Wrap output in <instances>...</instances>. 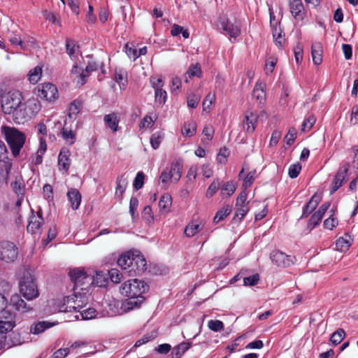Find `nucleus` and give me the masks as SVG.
Listing matches in <instances>:
<instances>
[{
    "label": "nucleus",
    "mask_w": 358,
    "mask_h": 358,
    "mask_svg": "<svg viewBox=\"0 0 358 358\" xmlns=\"http://www.w3.org/2000/svg\"><path fill=\"white\" fill-rule=\"evenodd\" d=\"M39 103L36 100L23 101V96L18 90H10L3 94L1 101V111L11 115L17 124L23 123L39 110Z\"/></svg>",
    "instance_id": "obj_1"
},
{
    "label": "nucleus",
    "mask_w": 358,
    "mask_h": 358,
    "mask_svg": "<svg viewBox=\"0 0 358 358\" xmlns=\"http://www.w3.org/2000/svg\"><path fill=\"white\" fill-rule=\"evenodd\" d=\"M117 264L129 276L142 275L147 269L145 257L137 251H128L122 254L119 257Z\"/></svg>",
    "instance_id": "obj_2"
},
{
    "label": "nucleus",
    "mask_w": 358,
    "mask_h": 358,
    "mask_svg": "<svg viewBox=\"0 0 358 358\" xmlns=\"http://www.w3.org/2000/svg\"><path fill=\"white\" fill-rule=\"evenodd\" d=\"M69 275L74 284V292L79 294L80 296L86 294L93 284V274L83 268L69 269Z\"/></svg>",
    "instance_id": "obj_3"
},
{
    "label": "nucleus",
    "mask_w": 358,
    "mask_h": 358,
    "mask_svg": "<svg viewBox=\"0 0 358 358\" xmlns=\"http://www.w3.org/2000/svg\"><path fill=\"white\" fill-rule=\"evenodd\" d=\"M2 133L10 148L12 155L16 157L25 142V135L15 128L2 126Z\"/></svg>",
    "instance_id": "obj_4"
},
{
    "label": "nucleus",
    "mask_w": 358,
    "mask_h": 358,
    "mask_svg": "<svg viewBox=\"0 0 358 358\" xmlns=\"http://www.w3.org/2000/svg\"><path fill=\"white\" fill-rule=\"evenodd\" d=\"M20 292L27 300H32L39 295L34 277L28 271H24L19 281Z\"/></svg>",
    "instance_id": "obj_5"
},
{
    "label": "nucleus",
    "mask_w": 358,
    "mask_h": 358,
    "mask_svg": "<svg viewBox=\"0 0 358 358\" xmlns=\"http://www.w3.org/2000/svg\"><path fill=\"white\" fill-rule=\"evenodd\" d=\"M149 285L144 281L132 279L124 282L120 287V293L127 297H140L148 292Z\"/></svg>",
    "instance_id": "obj_6"
},
{
    "label": "nucleus",
    "mask_w": 358,
    "mask_h": 358,
    "mask_svg": "<svg viewBox=\"0 0 358 358\" xmlns=\"http://www.w3.org/2000/svg\"><path fill=\"white\" fill-rule=\"evenodd\" d=\"M182 165L180 162H173L169 168L164 170L160 175V180L163 184L167 186L169 182H177L180 180L182 173Z\"/></svg>",
    "instance_id": "obj_7"
},
{
    "label": "nucleus",
    "mask_w": 358,
    "mask_h": 358,
    "mask_svg": "<svg viewBox=\"0 0 358 358\" xmlns=\"http://www.w3.org/2000/svg\"><path fill=\"white\" fill-rule=\"evenodd\" d=\"M18 255V249L16 245L10 241H2L0 243V259L11 263L15 261Z\"/></svg>",
    "instance_id": "obj_8"
},
{
    "label": "nucleus",
    "mask_w": 358,
    "mask_h": 358,
    "mask_svg": "<svg viewBox=\"0 0 358 358\" xmlns=\"http://www.w3.org/2000/svg\"><path fill=\"white\" fill-rule=\"evenodd\" d=\"M82 296L75 293L73 295L67 296L64 298L63 303L59 306L60 312H79L78 308L83 305V301L81 300Z\"/></svg>",
    "instance_id": "obj_9"
},
{
    "label": "nucleus",
    "mask_w": 358,
    "mask_h": 358,
    "mask_svg": "<svg viewBox=\"0 0 358 358\" xmlns=\"http://www.w3.org/2000/svg\"><path fill=\"white\" fill-rule=\"evenodd\" d=\"M16 324L15 315L4 309L0 312V333L6 334L11 331Z\"/></svg>",
    "instance_id": "obj_10"
},
{
    "label": "nucleus",
    "mask_w": 358,
    "mask_h": 358,
    "mask_svg": "<svg viewBox=\"0 0 358 358\" xmlns=\"http://www.w3.org/2000/svg\"><path fill=\"white\" fill-rule=\"evenodd\" d=\"M270 259L276 266L283 268L293 265L295 260L294 257L287 255L280 250L273 251L270 255Z\"/></svg>",
    "instance_id": "obj_11"
},
{
    "label": "nucleus",
    "mask_w": 358,
    "mask_h": 358,
    "mask_svg": "<svg viewBox=\"0 0 358 358\" xmlns=\"http://www.w3.org/2000/svg\"><path fill=\"white\" fill-rule=\"evenodd\" d=\"M349 166V164L345 163L338 170L332 182V187L330 192L331 194L336 192L343 185V181L347 176Z\"/></svg>",
    "instance_id": "obj_12"
},
{
    "label": "nucleus",
    "mask_w": 358,
    "mask_h": 358,
    "mask_svg": "<svg viewBox=\"0 0 358 358\" xmlns=\"http://www.w3.org/2000/svg\"><path fill=\"white\" fill-rule=\"evenodd\" d=\"M329 206L330 203L329 202L322 204L319 209L311 216L308 223V229L309 231L313 230L315 227L319 225Z\"/></svg>",
    "instance_id": "obj_13"
},
{
    "label": "nucleus",
    "mask_w": 358,
    "mask_h": 358,
    "mask_svg": "<svg viewBox=\"0 0 358 358\" xmlns=\"http://www.w3.org/2000/svg\"><path fill=\"white\" fill-rule=\"evenodd\" d=\"M220 29L223 33L229 35L230 37L236 38L241 34V27L238 23H232L228 20H222L220 21Z\"/></svg>",
    "instance_id": "obj_14"
},
{
    "label": "nucleus",
    "mask_w": 358,
    "mask_h": 358,
    "mask_svg": "<svg viewBox=\"0 0 358 358\" xmlns=\"http://www.w3.org/2000/svg\"><path fill=\"white\" fill-rule=\"evenodd\" d=\"M290 12L294 20L297 22L304 19V6L301 0H290L289 3Z\"/></svg>",
    "instance_id": "obj_15"
},
{
    "label": "nucleus",
    "mask_w": 358,
    "mask_h": 358,
    "mask_svg": "<svg viewBox=\"0 0 358 358\" xmlns=\"http://www.w3.org/2000/svg\"><path fill=\"white\" fill-rule=\"evenodd\" d=\"M57 89L50 83H44L41 89L38 90V96L47 101H52L56 98Z\"/></svg>",
    "instance_id": "obj_16"
},
{
    "label": "nucleus",
    "mask_w": 358,
    "mask_h": 358,
    "mask_svg": "<svg viewBox=\"0 0 358 358\" xmlns=\"http://www.w3.org/2000/svg\"><path fill=\"white\" fill-rule=\"evenodd\" d=\"M70 152L66 148H62L58 156V166L59 171L68 172L71 166Z\"/></svg>",
    "instance_id": "obj_17"
},
{
    "label": "nucleus",
    "mask_w": 358,
    "mask_h": 358,
    "mask_svg": "<svg viewBox=\"0 0 358 358\" xmlns=\"http://www.w3.org/2000/svg\"><path fill=\"white\" fill-rule=\"evenodd\" d=\"M257 121V116L252 112L248 111L243 121V129L248 133H253L256 128Z\"/></svg>",
    "instance_id": "obj_18"
},
{
    "label": "nucleus",
    "mask_w": 358,
    "mask_h": 358,
    "mask_svg": "<svg viewBox=\"0 0 358 358\" xmlns=\"http://www.w3.org/2000/svg\"><path fill=\"white\" fill-rule=\"evenodd\" d=\"M10 305L17 311L22 313H27L32 309V308L18 295H14L10 298Z\"/></svg>",
    "instance_id": "obj_19"
},
{
    "label": "nucleus",
    "mask_w": 358,
    "mask_h": 358,
    "mask_svg": "<svg viewBox=\"0 0 358 358\" xmlns=\"http://www.w3.org/2000/svg\"><path fill=\"white\" fill-rule=\"evenodd\" d=\"M99 64L95 62H90L88 63L85 71L82 70L79 75V78L77 81V85H83L86 83V79L89 76L90 73L92 71H95L98 69Z\"/></svg>",
    "instance_id": "obj_20"
},
{
    "label": "nucleus",
    "mask_w": 358,
    "mask_h": 358,
    "mask_svg": "<svg viewBox=\"0 0 358 358\" xmlns=\"http://www.w3.org/2000/svg\"><path fill=\"white\" fill-rule=\"evenodd\" d=\"M67 197L72 209L77 210L81 202V194L80 192L76 188H71L67 193Z\"/></svg>",
    "instance_id": "obj_21"
},
{
    "label": "nucleus",
    "mask_w": 358,
    "mask_h": 358,
    "mask_svg": "<svg viewBox=\"0 0 358 358\" xmlns=\"http://www.w3.org/2000/svg\"><path fill=\"white\" fill-rule=\"evenodd\" d=\"M203 226L201 221H192L186 226L185 234L187 237H192L198 234L203 228Z\"/></svg>",
    "instance_id": "obj_22"
},
{
    "label": "nucleus",
    "mask_w": 358,
    "mask_h": 358,
    "mask_svg": "<svg viewBox=\"0 0 358 358\" xmlns=\"http://www.w3.org/2000/svg\"><path fill=\"white\" fill-rule=\"evenodd\" d=\"M103 121L106 126L110 128L113 132H116L118 130L120 118L115 113L106 115L103 117Z\"/></svg>",
    "instance_id": "obj_23"
},
{
    "label": "nucleus",
    "mask_w": 358,
    "mask_h": 358,
    "mask_svg": "<svg viewBox=\"0 0 358 358\" xmlns=\"http://www.w3.org/2000/svg\"><path fill=\"white\" fill-rule=\"evenodd\" d=\"M311 55L313 63L319 65L322 61V46L321 43L315 42L311 46Z\"/></svg>",
    "instance_id": "obj_24"
},
{
    "label": "nucleus",
    "mask_w": 358,
    "mask_h": 358,
    "mask_svg": "<svg viewBox=\"0 0 358 358\" xmlns=\"http://www.w3.org/2000/svg\"><path fill=\"white\" fill-rule=\"evenodd\" d=\"M320 199L316 195H313L310 201L305 205L303 208V213L301 218L308 217L317 206Z\"/></svg>",
    "instance_id": "obj_25"
},
{
    "label": "nucleus",
    "mask_w": 358,
    "mask_h": 358,
    "mask_svg": "<svg viewBox=\"0 0 358 358\" xmlns=\"http://www.w3.org/2000/svg\"><path fill=\"white\" fill-rule=\"evenodd\" d=\"M252 96L255 99L259 104H263L266 100V92L264 91V85L262 83H256Z\"/></svg>",
    "instance_id": "obj_26"
},
{
    "label": "nucleus",
    "mask_w": 358,
    "mask_h": 358,
    "mask_svg": "<svg viewBox=\"0 0 358 358\" xmlns=\"http://www.w3.org/2000/svg\"><path fill=\"white\" fill-rule=\"evenodd\" d=\"M43 221V219L41 216L36 217L32 215L27 227V231L32 234L38 233L41 229Z\"/></svg>",
    "instance_id": "obj_27"
},
{
    "label": "nucleus",
    "mask_w": 358,
    "mask_h": 358,
    "mask_svg": "<svg viewBox=\"0 0 358 358\" xmlns=\"http://www.w3.org/2000/svg\"><path fill=\"white\" fill-rule=\"evenodd\" d=\"M10 187L17 196H24L25 185L22 178H15V180L11 182Z\"/></svg>",
    "instance_id": "obj_28"
},
{
    "label": "nucleus",
    "mask_w": 358,
    "mask_h": 358,
    "mask_svg": "<svg viewBox=\"0 0 358 358\" xmlns=\"http://www.w3.org/2000/svg\"><path fill=\"white\" fill-rule=\"evenodd\" d=\"M83 108V103L79 100L72 101L68 108V116L69 119L76 120L78 114Z\"/></svg>",
    "instance_id": "obj_29"
},
{
    "label": "nucleus",
    "mask_w": 358,
    "mask_h": 358,
    "mask_svg": "<svg viewBox=\"0 0 358 358\" xmlns=\"http://www.w3.org/2000/svg\"><path fill=\"white\" fill-rule=\"evenodd\" d=\"M0 162L5 163V169L8 172L11 167V163L8 160V152L5 143L0 141Z\"/></svg>",
    "instance_id": "obj_30"
},
{
    "label": "nucleus",
    "mask_w": 358,
    "mask_h": 358,
    "mask_svg": "<svg viewBox=\"0 0 358 358\" xmlns=\"http://www.w3.org/2000/svg\"><path fill=\"white\" fill-rule=\"evenodd\" d=\"M108 274L103 271H96V275H93V284L97 287H105L108 282Z\"/></svg>",
    "instance_id": "obj_31"
},
{
    "label": "nucleus",
    "mask_w": 358,
    "mask_h": 358,
    "mask_svg": "<svg viewBox=\"0 0 358 358\" xmlns=\"http://www.w3.org/2000/svg\"><path fill=\"white\" fill-rule=\"evenodd\" d=\"M236 189V186L233 181H227L220 185V190L222 196H231Z\"/></svg>",
    "instance_id": "obj_32"
},
{
    "label": "nucleus",
    "mask_w": 358,
    "mask_h": 358,
    "mask_svg": "<svg viewBox=\"0 0 358 358\" xmlns=\"http://www.w3.org/2000/svg\"><path fill=\"white\" fill-rule=\"evenodd\" d=\"M182 134L185 136H192L196 131V124L195 122L191 120L184 123L182 127Z\"/></svg>",
    "instance_id": "obj_33"
},
{
    "label": "nucleus",
    "mask_w": 358,
    "mask_h": 358,
    "mask_svg": "<svg viewBox=\"0 0 358 358\" xmlns=\"http://www.w3.org/2000/svg\"><path fill=\"white\" fill-rule=\"evenodd\" d=\"M116 183L117 187L115 190V195L119 198L120 201H121L122 199L123 194L127 185V181L126 178H124L123 176H121L117 179Z\"/></svg>",
    "instance_id": "obj_34"
},
{
    "label": "nucleus",
    "mask_w": 358,
    "mask_h": 358,
    "mask_svg": "<svg viewBox=\"0 0 358 358\" xmlns=\"http://www.w3.org/2000/svg\"><path fill=\"white\" fill-rule=\"evenodd\" d=\"M145 300L143 296L140 297H129L124 303V306L127 310H132L138 308L139 305Z\"/></svg>",
    "instance_id": "obj_35"
},
{
    "label": "nucleus",
    "mask_w": 358,
    "mask_h": 358,
    "mask_svg": "<svg viewBox=\"0 0 358 358\" xmlns=\"http://www.w3.org/2000/svg\"><path fill=\"white\" fill-rule=\"evenodd\" d=\"M202 71L201 66L199 63L191 64L185 73V82H188L187 76L189 78L196 76L198 78L201 77Z\"/></svg>",
    "instance_id": "obj_36"
},
{
    "label": "nucleus",
    "mask_w": 358,
    "mask_h": 358,
    "mask_svg": "<svg viewBox=\"0 0 358 358\" xmlns=\"http://www.w3.org/2000/svg\"><path fill=\"white\" fill-rule=\"evenodd\" d=\"M67 122V120H65V124L64 127L62 129V136L63 138L69 142L71 145L73 144L76 140V134L75 132L71 129H68L66 127Z\"/></svg>",
    "instance_id": "obj_37"
},
{
    "label": "nucleus",
    "mask_w": 358,
    "mask_h": 358,
    "mask_svg": "<svg viewBox=\"0 0 358 358\" xmlns=\"http://www.w3.org/2000/svg\"><path fill=\"white\" fill-rule=\"evenodd\" d=\"M96 314L97 312L94 308H89L83 311L79 310V315H76L75 318L76 320H79L80 317H81L82 320H92L96 317Z\"/></svg>",
    "instance_id": "obj_38"
},
{
    "label": "nucleus",
    "mask_w": 358,
    "mask_h": 358,
    "mask_svg": "<svg viewBox=\"0 0 358 358\" xmlns=\"http://www.w3.org/2000/svg\"><path fill=\"white\" fill-rule=\"evenodd\" d=\"M231 211V207L229 205H227L217 212L214 218L213 222L218 223L220 221L224 220L228 216Z\"/></svg>",
    "instance_id": "obj_39"
},
{
    "label": "nucleus",
    "mask_w": 358,
    "mask_h": 358,
    "mask_svg": "<svg viewBox=\"0 0 358 358\" xmlns=\"http://www.w3.org/2000/svg\"><path fill=\"white\" fill-rule=\"evenodd\" d=\"M66 50L67 54L73 57L78 52L79 46L77 45L75 41L70 38L66 39Z\"/></svg>",
    "instance_id": "obj_40"
},
{
    "label": "nucleus",
    "mask_w": 358,
    "mask_h": 358,
    "mask_svg": "<svg viewBox=\"0 0 358 358\" xmlns=\"http://www.w3.org/2000/svg\"><path fill=\"white\" fill-rule=\"evenodd\" d=\"M172 204L171 196L169 194H166L161 196L159 201V206L161 210L168 211Z\"/></svg>",
    "instance_id": "obj_41"
},
{
    "label": "nucleus",
    "mask_w": 358,
    "mask_h": 358,
    "mask_svg": "<svg viewBox=\"0 0 358 358\" xmlns=\"http://www.w3.org/2000/svg\"><path fill=\"white\" fill-rule=\"evenodd\" d=\"M236 207L233 220L236 222H240L249 211V207L248 206H239Z\"/></svg>",
    "instance_id": "obj_42"
},
{
    "label": "nucleus",
    "mask_w": 358,
    "mask_h": 358,
    "mask_svg": "<svg viewBox=\"0 0 358 358\" xmlns=\"http://www.w3.org/2000/svg\"><path fill=\"white\" fill-rule=\"evenodd\" d=\"M41 75L42 69L40 66H37L29 71L28 74L29 80L31 83L35 84L40 80Z\"/></svg>",
    "instance_id": "obj_43"
},
{
    "label": "nucleus",
    "mask_w": 358,
    "mask_h": 358,
    "mask_svg": "<svg viewBox=\"0 0 358 358\" xmlns=\"http://www.w3.org/2000/svg\"><path fill=\"white\" fill-rule=\"evenodd\" d=\"M150 82L155 92L163 89L164 85V80L162 76H151Z\"/></svg>",
    "instance_id": "obj_44"
},
{
    "label": "nucleus",
    "mask_w": 358,
    "mask_h": 358,
    "mask_svg": "<svg viewBox=\"0 0 358 358\" xmlns=\"http://www.w3.org/2000/svg\"><path fill=\"white\" fill-rule=\"evenodd\" d=\"M345 336V332L343 329H338L334 332L330 338V341L335 345L339 344Z\"/></svg>",
    "instance_id": "obj_45"
},
{
    "label": "nucleus",
    "mask_w": 358,
    "mask_h": 358,
    "mask_svg": "<svg viewBox=\"0 0 358 358\" xmlns=\"http://www.w3.org/2000/svg\"><path fill=\"white\" fill-rule=\"evenodd\" d=\"M52 327L49 322L43 321L37 323L34 327H31V332L34 334H38L43 332L45 329Z\"/></svg>",
    "instance_id": "obj_46"
},
{
    "label": "nucleus",
    "mask_w": 358,
    "mask_h": 358,
    "mask_svg": "<svg viewBox=\"0 0 358 358\" xmlns=\"http://www.w3.org/2000/svg\"><path fill=\"white\" fill-rule=\"evenodd\" d=\"M221 183L222 182L218 178L215 179L209 185L206 191V196L208 198L212 197L215 193L220 188Z\"/></svg>",
    "instance_id": "obj_47"
},
{
    "label": "nucleus",
    "mask_w": 358,
    "mask_h": 358,
    "mask_svg": "<svg viewBox=\"0 0 358 358\" xmlns=\"http://www.w3.org/2000/svg\"><path fill=\"white\" fill-rule=\"evenodd\" d=\"M108 275L110 280L115 283L120 282L123 278L122 273L117 268H112L108 271Z\"/></svg>",
    "instance_id": "obj_48"
},
{
    "label": "nucleus",
    "mask_w": 358,
    "mask_h": 358,
    "mask_svg": "<svg viewBox=\"0 0 358 358\" xmlns=\"http://www.w3.org/2000/svg\"><path fill=\"white\" fill-rule=\"evenodd\" d=\"M191 343H181L177 347L173 349L177 358H180L190 347Z\"/></svg>",
    "instance_id": "obj_49"
},
{
    "label": "nucleus",
    "mask_w": 358,
    "mask_h": 358,
    "mask_svg": "<svg viewBox=\"0 0 358 358\" xmlns=\"http://www.w3.org/2000/svg\"><path fill=\"white\" fill-rule=\"evenodd\" d=\"M155 98L156 103L162 106L165 103L167 98V93L164 89L155 92Z\"/></svg>",
    "instance_id": "obj_50"
},
{
    "label": "nucleus",
    "mask_w": 358,
    "mask_h": 358,
    "mask_svg": "<svg viewBox=\"0 0 358 358\" xmlns=\"http://www.w3.org/2000/svg\"><path fill=\"white\" fill-rule=\"evenodd\" d=\"M145 174L142 171L138 172L134 180L133 186L136 190L141 189L144 184Z\"/></svg>",
    "instance_id": "obj_51"
},
{
    "label": "nucleus",
    "mask_w": 358,
    "mask_h": 358,
    "mask_svg": "<svg viewBox=\"0 0 358 358\" xmlns=\"http://www.w3.org/2000/svg\"><path fill=\"white\" fill-rule=\"evenodd\" d=\"M156 336L157 333L155 331H152L151 333L147 334L136 342L134 347H139L143 344L153 340Z\"/></svg>",
    "instance_id": "obj_52"
},
{
    "label": "nucleus",
    "mask_w": 358,
    "mask_h": 358,
    "mask_svg": "<svg viewBox=\"0 0 358 358\" xmlns=\"http://www.w3.org/2000/svg\"><path fill=\"white\" fill-rule=\"evenodd\" d=\"M208 328L213 331H220L224 329V324L220 320H211L208 322Z\"/></svg>",
    "instance_id": "obj_53"
},
{
    "label": "nucleus",
    "mask_w": 358,
    "mask_h": 358,
    "mask_svg": "<svg viewBox=\"0 0 358 358\" xmlns=\"http://www.w3.org/2000/svg\"><path fill=\"white\" fill-rule=\"evenodd\" d=\"M259 281V275L258 273L245 277L243 278L244 285L246 286H254Z\"/></svg>",
    "instance_id": "obj_54"
},
{
    "label": "nucleus",
    "mask_w": 358,
    "mask_h": 358,
    "mask_svg": "<svg viewBox=\"0 0 358 358\" xmlns=\"http://www.w3.org/2000/svg\"><path fill=\"white\" fill-rule=\"evenodd\" d=\"M256 171L249 172L243 180V187L245 189L250 187L255 179Z\"/></svg>",
    "instance_id": "obj_55"
},
{
    "label": "nucleus",
    "mask_w": 358,
    "mask_h": 358,
    "mask_svg": "<svg viewBox=\"0 0 358 358\" xmlns=\"http://www.w3.org/2000/svg\"><path fill=\"white\" fill-rule=\"evenodd\" d=\"M162 141V136L159 132L153 134L150 137V144L153 149L156 150L159 148Z\"/></svg>",
    "instance_id": "obj_56"
},
{
    "label": "nucleus",
    "mask_w": 358,
    "mask_h": 358,
    "mask_svg": "<svg viewBox=\"0 0 358 358\" xmlns=\"http://www.w3.org/2000/svg\"><path fill=\"white\" fill-rule=\"evenodd\" d=\"M142 217L148 223H150L153 221L154 218L152 215V211L150 206H146L143 208V210L142 212Z\"/></svg>",
    "instance_id": "obj_57"
},
{
    "label": "nucleus",
    "mask_w": 358,
    "mask_h": 358,
    "mask_svg": "<svg viewBox=\"0 0 358 358\" xmlns=\"http://www.w3.org/2000/svg\"><path fill=\"white\" fill-rule=\"evenodd\" d=\"M215 94H213L211 92H209L206 95V96L205 97V99L203 101V110L210 109V105L215 101Z\"/></svg>",
    "instance_id": "obj_58"
},
{
    "label": "nucleus",
    "mask_w": 358,
    "mask_h": 358,
    "mask_svg": "<svg viewBox=\"0 0 358 358\" xmlns=\"http://www.w3.org/2000/svg\"><path fill=\"white\" fill-rule=\"evenodd\" d=\"M138 206V200L136 197H131L129 202V213L131 215L133 220H135L136 217V211Z\"/></svg>",
    "instance_id": "obj_59"
},
{
    "label": "nucleus",
    "mask_w": 358,
    "mask_h": 358,
    "mask_svg": "<svg viewBox=\"0 0 358 358\" xmlns=\"http://www.w3.org/2000/svg\"><path fill=\"white\" fill-rule=\"evenodd\" d=\"M301 169V166L299 163L291 165L288 171L289 176L291 178H296L299 176Z\"/></svg>",
    "instance_id": "obj_60"
},
{
    "label": "nucleus",
    "mask_w": 358,
    "mask_h": 358,
    "mask_svg": "<svg viewBox=\"0 0 358 358\" xmlns=\"http://www.w3.org/2000/svg\"><path fill=\"white\" fill-rule=\"evenodd\" d=\"M9 41L13 45H19L21 50H24L27 48L24 41L17 35L10 37Z\"/></svg>",
    "instance_id": "obj_61"
},
{
    "label": "nucleus",
    "mask_w": 358,
    "mask_h": 358,
    "mask_svg": "<svg viewBox=\"0 0 358 358\" xmlns=\"http://www.w3.org/2000/svg\"><path fill=\"white\" fill-rule=\"evenodd\" d=\"M229 155V150L224 147L220 148V152L217 156V159L218 162L221 164H224L227 162V158Z\"/></svg>",
    "instance_id": "obj_62"
},
{
    "label": "nucleus",
    "mask_w": 358,
    "mask_h": 358,
    "mask_svg": "<svg viewBox=\"0 0 358 358\" xmlns=\"http://www.w3.org/2000/svg\"><path fill=\"white\" fill-rule=\"evenodd\" d=\"M43 197L48 200H53V189L50 185L46 184L43 187Z\"/></svg>",
    "instance_id": "obj_63"
},
{
    "label": "nucleus",
    "mask_w": 358,
    "mask_h": 358,
    "mask_svg": "<svg viewBox=\"0 0 358 358\" xmlns=\"http://www.w3.org/2000/svg\"><path fill=\"white\" fill-rule=\"evenodd\" d=\"M315 122L314 116L308 117L302 124V131H306L310 130Z\"/></svg>",
    "instance_id": "obj_64"
}]
</instances>
